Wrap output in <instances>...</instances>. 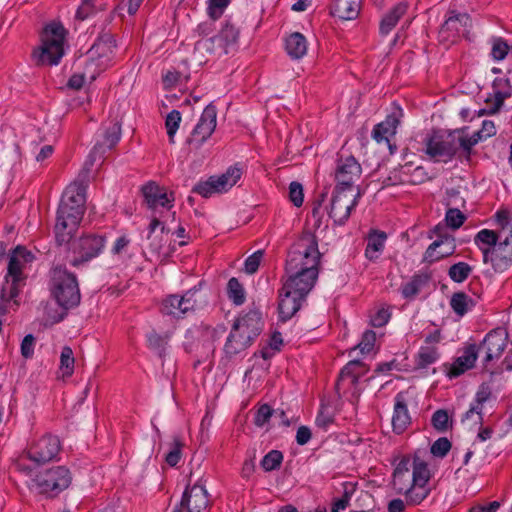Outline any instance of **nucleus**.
Wrapping results in <instances>:
<instances>
[{"instance_id":"f257e3e1","label":"nucleus","mask_w":512,"mask_h":512,"mask_svg":"<svg viewBox=\"0 0 512 512\" xmlns=\"http://www.w3.org/2000/svg\"><path fill=\"white\" fill-rule=\"evenodd\" d=\"M321 254L314 234L305 232L290 247L286 259L285 272H318Z\"/></svg>"},{"instance_id":"f03ea898","label":"nucleus","mask_w":512,"mask_h":512,"mask_svg":"<svg viewBox=\"0 0 512 512\" xmlns=\"http://www.w3.org/2000/svg\"><path fill=\"white\" fill-rule=\"evenodd\" d=\"M67 31L59 22L45 26L41 35V46L33 52L37 65H57L64 55V42Z\"/></svg>"},{"instance_id":"7ed1b4c3","label":"nucleus","mask_w":512,"mask_h":512,"mask_svg":"<svg viewBox=\"0 0 512 512\" xmlns=\"http://www.w3.org/2000/svg\"><path fill=\"white\" fill-rule=\"evenodd\" d=\"M51 292L57 304L64 309H71L80 304L81 294L75 274L66 268L53 270Z\"/></svg>"},{"instance_id":"20e7f679","label":"nucleus","mask_w":512,"mask_h":512,"mask_svg":"<svg viewBox=\"0 0 512 512\" xmlns=\"http://www.w3.org/2000/svg\"><path fill=\"white\" fill-rule=\"evenodd\" d=\"M33 482L39 494L54 498L70 486L72 475L65 466H55L39 472Z\"/></svg>"},{"instance_id":"39448f33","label":"nucleus","mask_w":512,"mask_h":512,"mask_svg":"<svg viewBox=\"0 0 512 512\" xmlns=\"http://www.w3.org/2000/svg\"><path fill=\"white\" fill-rule=\"evenodd\" d=\"M116 41L111 33H103L87 52L85 61L89 64L88 75L93 78L99 75L112 62Z\"/></svg>"},{"instance_id":"423d86ee","label":"nucleus","mask_w":512,"mask_h":512,"mask_svg":"<svg viewBox=\"0 0 512 512\" xmlns=\"http://www.w3.org/2000/svg\"><path fill=\"white\" fill-rule=\"evenodd\" d=\"M69 243L71 254L69 256V263L73 267H78L103 252L106 245V238L102 235L87 234Z\"/></svg>"},{"instance_id":"0eeeda50","label":"nucleus","mask_w":512,"mask_h":512,"mask_svg":"<svg viewBox=\"0 0 512 512\" xmlns=\"http://www.w3.org/2000/svg\"><path fill=\"white\" fill-rule=\"evenodd\" d=\"M84 212L85 208H75V206L66 203L59 205L56 224L54 227L55 239L59 245L68 244L70 240H72V237L77 231L82 220Z\"/></svg>"},{"instance_id":"6e6552de","label":"nucleus","mask_w":512,"mask_h":512,"mask_svg":"<svg viewBox=\"0 0 512 512\" xmlns=\"http://www.w3.org/2000/svg\"><path fill=\"white\" fill-rule=\"evenodd\" d=\"M242 175V170L233 166L220 176H210L206 181L198 182L192 189L193 193L208 198L216 193H223L233 187Z\"/></svg>"},{"instance_id":"1a4fd4ad","label":"nucleus","mask_w":512,"mask_h":512,"mask_svg":"<svg viewBox=\"0 0 512 512\" xmlns=\"http://www.w3.org/2000/svg\"><path fill=\"white\" fill-rule=\"evenodd\" d=\"M102 140H98L87 159L84 162L85 173L87 170H92L93 166L97 161H103L107 151L111 150L116 146L121 137V126L118 122H112L107 126L101 135Z\"/></svg>"},{"instance_id":"9d476101","label":"nucleus","mask_w":512,"mask_h":512,"mask_svg":"<svg viewBox=\"0 0 512 512\" xmlns=\"http://www.w3.org/2000/svg\"><path fill=\"white\" fill-rule=\"evenodd\" d=\"M425 153L435 162L447 163L455 156V145L451 133L434 132L424 140Z\"/></svg>"},{"instance_id":"9b49d317","label":"nucleus","mask_w":512,"mask_h":512,"mask_svg":"<svg viewBox=\"0 0 512 512\" xmlns=\"http://www.w3.org/2000/svg\"><path fill=\"white\" fill-rule=\"evenodd\" d=\"M413 479V483L402 494L406 496L408 505H419L430 493V489L427 487L430 471L424 460H416Z\"/></svg>"},{"instance_id":"f8f14e48","label":"nucleus","mask_w":512,"mask_h":512,"mask_svg":"<svg viewBox=\"0 0 512 512\" xmlns=\"http://www.w3.org/2000/svg\"><path fill=\"white\" fill-rule=\"evenodd\" d=\"M61 449L57 436L46 434L34 441L27 449V458L36 465H43L54 460Z\"/></svg>"},{"instance_id":"ddd939ff","label":"nucleus","mask_w":512,"mask_h":512,"mask_svg":"<svg viewBox=\"0 0 512 512\" xmlns=\"http://www.w3.org/2000/svg\"><path fill=\"white\" fill-rule=\"evenodd\" d=\"M362 174V167L354 156L339 157L337 160L334 179V189L351 191Z\"/></svg>"},{"instance_id":"4468645a","label":"nucleus","mask_w":512,"mask_h":512,"mask_svg":"<svg viewBox=\"0 0 512 512\" xmlns=\"http://www.w3.org/2000/svg\"><path fill=\"white\" fill-rule=\"evenodd\" d=\"M348 191L334 189L331 199L329 216L337 225H343L349 219L351 211L357 206L361 191L357 188L355 195H348Z\"/></svg>"},{"instance_id":"2eb2a0df","label":"nucleus","mask_w":512,"mask_h":512,"mask_svg":"<svg viewBox=\"0 0 512 512\" xmlns=\"http://www.w3.org/2000/svg\"><path fill=\"white\" fill-rule=\"evenodd\" d=\"M508 333L504 328H495L488 332L482 342L477 345L479 352L484 351L483 366L487 368L488 364L498 359L504 353L507 347Z\"/></svg>"},{"instance_id":"dca6fc26","label":"nucleus","mask_w":512,"mask_h":512,"mask_svg":"<svg viewBox=\"0 0 512 512\" xmlns=\"http://www.w3.org/2000/svg\"><path fill=\"white\" fill-rule=\"evenodd\" d=\"M484 263H491L496 272L507 270L512 264V226L511 234L500 240L496 247L484 250Z\"/></svg>"},{"instance_id":"f3484780","label":"nucleus","mask_w":512,"mask_h":512,"mask_svg":"<svg viewBox=\"0 0 512 512\" xmlns=\"http://www.w3.org/2000/svg\"><path fill=\"white\" fill-rule=\"evenodd\" d=\"M217 111L213 105H208L201 114V117L188 139L189 144L201 146L214 132L216 128Z\"/></svg>"},{"instance_id":"a211bd4d","label":"nucleus","mask_w":512,"mask_h":512,"mask_svg":"<svg viewBox=\"0 0 512 512\" xmlns=\"http://www.w3.org/2000/svg\"><path fill=\"white\" fill-rule=\"evenodd\" d=\"M85 166L83 165L75 181L66 187L62 194L60 204H69L72 206L85 208L86 188L89 182L91 170H87L85 176Z\"/></svg>"},{"instance_id":"6ab92c4d","label":"nucleus","mask_w":512,"mask_h":512,"mask_svg":"<svg viewBox=\"0 0 512 512\" xmlns=\"http://www.w3.org/2000/svg\"><path fill=\"white\" fill-rule=\"evenodd\" d=\"M195 292L189 290L182 296L169 295L163 301L161 305V312L164 315L173 317H181L189 311H192L197 306V300L194 298Z\"/></svg>"},{"instance_id":"aec40b11","label":"nucleus","mask_w":512,"mask_h":512,"mask_svg":"<svg viewBox=\"0 0 512 512\" xmlns=\"http://www.w3.org/2000/svg\"><path fill=\"white\" fill-rule=\"evenodd\" d=\"M470 17L466 13H456V11H449L448 16L442 24L438 39L439 42L449 45L456 41L462 27L468 26Z\"/></svg>"},{"instance_id":"412c9836","label":"nucleus","mask_w":512,"mask_h":512,"mask_svg":"<svg viewBox=\"0 0 512 512\" xmlns=\"http://www.w3.org/2000/svg\"><path fill=\"white\" fill-rule=\"evenodd\" d=\"M286 275L287 279L284 281L283 287L293 291V293H296L303 298H306V296L314 287L319 273L311 272L309 270L308 272H304L299 269V271L296 273L286 272Z\"/></svg>"},{"instance_id":"4be33fe9","label":"nucleus","mask_w":512,"mask_h":512,"mask_svg":"<svg viewBox=\"0 0 512 512\" xmlns=\"http://www.w3.org/2000/svg\"><path fill=\"white\" fill-rule=\"evenodd\" d=\"M141 192L147 207L157 210L158 207L170 209L173 207V193L168 194L165 188L160 187L153 181L148 182L141 188Z\"/></svg>"},{"instance_id":"5701e85b","label":"nucleus","mask_w":512,"mask_h":512,"mask_svg":"<svg viewBox=\"0 0 512 512\" xmlns=\"http://www.w3.org/2000/svg\"><path fill=\"white\" fill-rule=\"evenodd\" d=\"M33 258V254L25 247L17 246L9 254V263L5 277L24 284L25 277L23 275V269L26 264L32 262Z\"/></svg>"},{"instance_id":"b1692460","label":"nucleus","mask_w":512,"mask_h":512,"mask_svg":"<svg viewBox=\"0 0 512 512\" xmlns=\"http://www.w3.org/2000/svg\"><path fill=\"white\" fill-rule=\"evenodd\" d=\"M255 340L253 336L234 322L224 345V353L228 358H232L250 347Z\"/></svg>"},{"instance_id":"393cba45","label":"nucleus","mask_w":512,"mask_h":512,"mask_svg":"<svg viewBox=\"0 0 512 512\" xmlns=\"http://www.w3.org/2000/svg\"><path fill=\"white\" fill-rule=\"evenodd\" d=\"M402 116V109L400 107H395L394 110L387 115L384 121L375 125L372 131L373 139L378 143H388L389 148L392 149L390 139L395 136Z\"/></svg>"},{"instance_id":"a878e982","label":"nucleus","mask_w":512,"mask_h":512,"mask_svg":"<svg viewBox=\"0 0 512 512\" xmlns=\"http://www.w3.org/2000/svg\"><path fill=\"white\" fill-rule=\"evenodd\" d=\"M180 506L186 508L188 512H204L209 506L208 493L205 487L200 484L187 486Z\"/></svg>"},{"instance_id":"bb28decb","label":"nucleus","mask_w":512,"mask_h":512,"mask_svg":"<svg viewBox=\"0 0 512 512\" xmlns=\"http://www.w3.org/2000/svg\"><path fill=\"white\" fill-rule=\"evenodd\" d=\"M239 29L230 22H226L217 35L205 41L215 45V48L220 49L224 54H228L237 49L239 40Z\"/></svg>"},{"instance_id":"cd10ccee","label":"nucleus","mask_w":512,"mask_h":512,"mask_svg":"<svg viewBox=\"0 0 512 512\" xmlns=\"http://www.w3.org/2000/svg\"><path fill=\"white\" fill-rule=\"evenodd\" d=\"M464 199L460 197L459 191L456 189H450L447 191L446 206L448 207L445 215V221L447 226L452 229L460 228L466 220L465 214H463L459 206H464Z\"/></svg>"},{"instance_id":"c85d7f7f","label":"nucleus","mask_w":512,"mask_h":512,"mask_svg":"<svg viewBox=\"0 0 512 512\" xmlns=\"http://www.w3.org/2000/svg\"><path fill=\"white\" fill-rule=\"evenodd\" d=\"M479 349L476 344H470L464 348L463 354L457 357L452 364L447 367L446 374L452 379L459 377L467 370L474 367L477 360Z\"/></svg>"},{"instance_id":"c756f323","label":"nucleus","mask_w":512,"mask_h":512,"mask_svg":"<svg viewBox=\"0 0 512 512\" xmlns=\"http://www.w3.org/2000/svg\"><path fill=\"white\" fill-rule=\"evenodd\" d=\"M492 90V94L486 99L490 114L498 112L503 106L505 99L509 98L512 94V87L507 78H496L493 81Z\"/></svg>"},{"instance_id":"7c9ffc66","label":"nucleus","mask_w":512,"mask_h":512,"mask_svg":"<svg viewBox=\"0 0 512 512\" xmlns=\"http://www.w3.org/2000/svg\"><path fill=\"white\" fill-rule=\"evenodd\" d=\"M279 304L278 311L281 321H287L294 316V314L300 309L302 302L305 300L302 296L293 293L289 289H285L282 286L279 292Z\"/></svg>"},{"instance_id":"2f4dec72","label":"nucleus","mask_w":512,"mask_h":512,"mask_svg":"<svg viewBox=\"0 0 512 512\" xmlns=\"http://www.w3.org/2000/svg\"><path fill=\"white\" fill-rule=\"evenodd\" d=\"M455 249L456 243L454 237L449 235L442 236L428 246L424 254V260L429 263L438 261L452 255Z\"/></svg>"},{"instance_id":"473e14b6","label":"nucleus","mask_w":512,"mask_h":512,"mask_svg":"<svg viewBox=\"0 0 512 512\" xmlns=\"http://www.w3.org/2000/svg\"><path fill=\"white\" fill-rule=\"evenodd\" d=\"M23 284L12 279L4 278L0 287V315L5 314L8 309L18 306L17 296Z\"/></svg>"},{"instance_id":"72a5a7b5","label":"nucleus","mask_w":512,"mask_h":512,"mask_svg":"<svg viewBox=\"0 0 512 512\" xmlns=\"http://www.w3.org/2000/svg\"><path fill=\"white\" fill-rule=\"evenodd\" d=\"M411 423V417L404 396L399 393L395 397L394 412L392 417L393 431L403 433Z\"/></svg>"},{"instance_id":"f704fd0d","label":"nucleus","mask_w":512,"mask_h":512,"mask_svg":"<svg viewBox=\"0 0 512 512\" xmlns=\"http://www.w3.org/2000/svg\"><path fill=\"white\" fill-rule=\"evenodd\" d=\"M234 322L255 339L263 329L262 314L258 309H250L248 312L241 314Z\"/></svg>"},{"instance_id":"c9c22d12","label":"nucleus","mask_w":512,"mask_h":512,"mask_svg":"<svg viewBox=\"0 0 512 512\" xmlns=\"http://www.w3.org/2000/svg\"><path fill=\"white\" fill-rule=\"evenodd\" d=\"M360 0H333L330 13L341 20H354L360 12Z\"/></svg>"},{"instance_id":"e433bc0d","label":"nucleus","mask_w":512,"mask_h":512,"mask_svg":"<svg viewBox=\"0 0 512 512\" xmlns=\"http://www.w3.org/2000/svg\"><path fill=\"white\" fill-rule=\"evenodd\" d=\"M408 4L400 2L396 4L387 14H385L380 22L379 32L382 36L388 35L399 20L406 14Z\"/></svg>"},{"instance_id":"4c0bfd02","label":"nucleus","mask_w":512,"mask_h":512,"mask_svg":"<svg viewBox=\"0 0 512 512\" xmlns=\"http://www.w3.org/2000/svg\"><path fill=\"white\" fill-rule=\"evenodd\" d=\"M489 396L490 391L488 387L482 385L481 388L477 391L474 402L471 403L469 410L466 411V413L463 415L462 421L472 419L474 416H476L475 423L481 424L483 421V404L488 400Z\"/></svg>"},{"instance_id":"58836bf2","label":"nucleus","mask_w":512,"mask_h":512,"mask_svg":"<svg viewBox=\"0 0 512 512\" xmlns=\"http://www.w3.org/2000/svg\"><path fill=\"white\" fill-rule=\"evenodd\" d=\"M387 235L383 231L372 230L367 239V245L365 249V256L371 261L378 259L379 254L382 252L385 246Z\"/></svg>"},{"instance_id":"ea45409f","label":"nucleus","mask_w":512,"mask_h":512,"mask_svg":"<svg viewBox=\"0 0 512 512\" xmlns=\"http://www.w3.org/2000/svg\"><path fill=\"white\" fill-rule=\"evenodd\" d=\"M285 49L292 59H301L307 53V41L299 32L290 34L285 41Z\"/></svg>"},{"instance_id":"a19ab883","label":"nucleus","mask_w":512,"mask_h":512,"mask_svg":"<svg viewBox=\"0 0 512 512\" xmlns=\"http://www.w3.org/2000/svg\"><path fill=\"white\" fill-rule=\"evenodd\" d=\"M359 367V360L349 361L342 369L336 382V390L340 391L346 387H356L358 378L355 375V369Z\"/></svg>"},{"instance_id":"79ce46f5","label":"nucleus","mask_w":512,"mask_h":512,"mask_svg":"<svg viewBox=\"0 0 512 512\" xmlns=\"http://www.w3.org/2000/svg\"><path fill=\"white\" fill-rule=\"evenodd\" d=\"M475 306L474 300L465 292H455L450 299V307L456 315L463 317Z\"/></svg>"},{"instance_id":"37998d69","label":"nucleus","mask_w":512,"mask_h":512,"mask_svg":"<svg viewBox=\"0 0 512 512\" xmlns=\"http://www.w3.org/2000/svg\"><path fill=\"white\" fill-rule=\"evenodd\" d=\"M158 227H160V233L163 234L165 231L164 224L160 222V220L157 217H153L148 227L149 233L147 239L150 241L149 247L151 251L154 253H160L161 249L164 246L163 238L158 237V235H154Z\"/></svg>"},{"instance_id":"c03bdc74","label":"nucleus","mask_w":512,"mask_h":512,"mask_svg":"<svg viewBox=\"0 0 512 512\" xmlns=\"http://www.w3.org/2000/svg\"><path fill=\"white\" fill-rule=\"evenodd\" d=\"M499 239L500 237L497 232L490 229H482L475 235L474 243L484 254V250L487 249V247H496L499 243Z\"/></svg>"},{"instance_id":"a18cd8bd","label":"nucleus","mask_w":512,"mask_h":512,"mask_svg":"<svg viewBox=\"0 0 512 512\" xmlns=\"http://www.w3.org/2000/svg\"><path fill=\"white\" fill-rule=\"evenodd\" d=\"M227 295L228 298L237 306L242 305L245 302V291L237 278L232 277L229 279L227 284Z\"/></svg>"},{"instance_id":"49530a36","label":"nucleus","mask_w":512,"mask_h":512,"mask_svg":"<svg viewBox=\"0 0 512 512\" xmlns=\"http://www.w3.org/2000/svg\"><path fill=\"white\" fill-rule=\"evenodd\" d=\"M472 273V267L466 262H458L450 266L448 276L455 283L464 282Z\"/></svg>"},{"instance_id":"de8ad7c7","label":"nucleus","mask_w":512,"mask_h":512,"mask_svg":"<svg viewBox=\"0 0 512 512\" xmlns=\"http://www.w3.org/2000/svg\"><path fill=\"white\" fill-rule=\"evenodd\" d=\"M102 6V0H83L76 11V18L83 21L97 11L102 10Z\"/></svg>"},{"instance_id":"09e8293b","label":"nucleus","mask_w":512,"mask_h":512,"mask_svg":"<svg viewBox=\"0 0 512 512\" xmlns=\"http://www.w3.org/2000/svg\"><path fill=\"white\" fill-rule=\"evenodd\" d=\"M75 359L73 351L69 346H64L60 355L59 369L63 377H70L74 372Z\"/></svg>"},{"instance_id":"8fccbe9b","label":"nucleus","mask_w":512,"mask_h":512,"mask_svg":"<svg viewBox=\"0 0 512 512\" xmlns=\"http://www.w3.org/2000/svg\"><path fill=\"white\" fill-rule=\"evenodd\" d=\"M453 135V143L455 145V154L461 148L464 153V158L469 161L472 153V148L475 146L471 139L467 135L463 134V131H455L451 133Z\"/></svg>"},{"instance_id":"3c124183","label":"nucleus","mask_w":512,"mask_h":512,"mask_svg":"<svg viewBox=\"0 0 512 512\" xmlns=\"http://www.w3.org/2000/svg\"><path fill=\"white\" fill-rule=\"evenodd\" d=\"M439 358V353L436 347L433 346H423L420 348L418 352L417 364L421 368H425Z\"/></svg>"},{"instance_id":"603ef678","label":"nucleus","mask_w":512,"mask_h":512,"mask_svg":"<svg viewBox=\"0 0 512 512\" xmlns=\"http://www.w3.org/2000/svg\"><path fill=\"white\" fill-rule=\"evenodd\" d=\"M89 70V64L84 60V70L82 73H76L73 74L70 79L68 80L67 86L74 90H79L83 87L86 80H89L90 82H93L98 75H95L93 78H91L88 75Z\"/></svg>"},{"instance_id":"864d4df0","label":"nucleus","mask_w":512,"mask_h":512,"mask_svg":"<svg viewBox=\"0 0 512 512\" xmlns=\"http://www.w3.org/2000/svg\"><path fill=\"white\" fill-rule=\"evenodd\" d=\"M283 461V454L278 450H271L261 461V466L265 471L277 469Z\"/></svg>"},{"instance_id":"5fc2aeb1","label":"nucleus","mask_w":512,"mask_h":512,"mask_svg":"<svg viewBox=\"0 0 512 512\" xmlns=\"http://www.w3.org/2000/svg\"><path fill=\"white\" fill-rule=\"evenodd\" d=\"M181 122V114L178 110H172L166 117L165 126L169 137V142L174 143V136Z\"/></svg>"},{"instance_id":"6e6d98bb","label":"nucleus","mask_w":512,"mask_h":512,"mask_svg":"<svg viewBox=\"0 0 512 512\" xmlns=\"http://www.w3.org/2000/svg\"><path fill=\"white\" fill-rule=\"evenodd\" d=\"M376 341V333L372 330H366L363 335L361 341L358 343L353 350L359 349L362 354L370 353Z\"/></svg>"},{"instance_id":"4d7b16f0","label":"nucleus","mask_w":512,"mask_h":512,"mask_svg":"<svg viewBox=\"0 0 512 512\" xmlns=\"http://www.w3.org/2000/svg\"><path fill=\"white\" fill-rule=\"evenodd\" d=\"M431 423L437 431H446L449 428V415L447 411L443 409L435 411L432 415Z\"/></svg>"},{"instance_id":"13d9d810","label":"nucleus","mask_w":512,"mask_h":512,"mask_svg":"<svg viewBox=\"0 0 512 512\" xmlns=\"http://www.w3.org/2000/svg\"><path fill=\"white\" fill-rule=\"evenodd\" d=\"M148 345L156 351L160 357L164 355L167 339L156 332H151L147 336Z\"/></svg>"},{"instance_id":"bf43d9fd","label":"nucleus","mask_w":512,"mask_h":512,"mask_svg":"<svg viewBox=\"0 0 512 512\" xmlns=\"http://www.w3.org/2000/svg\"><path fill=\"white\" fill-rule=\"evenodd\" d=\"M451 442L446 437L437 439L430 448V452L433 456L443 458L451 449Z\"/></svg>"},{"instance_id":"052dcab7","label":"nucleus","mask_w":512,"mask_h":512,"mask_svg":"<svg viewBox=\"0 0 512 512\" xmlns=\"http://www.w3.org/2000/svg\"><path fill=\"white\" fill-rule=\"evenodd\" d=\"M510 50L509 45L502 38H497L494 40L491 50V55L494 60L501 61L503 60Z\"/></svg>"},{"instance_id":"680f3d73","label":"nucleus","mask_w":512,"mask_h":512,"mask_svg":"<svg viewBox=\"0 0 512 512\" xmlns=\"http://www.w3.org/2000/svg\"><path fill=\"white\" fill-rule=\"evenodd\" d=\"M391 317V313L387 308H379L370 316V324L373 327L380 328L385 326Z\"/></svg>"},{"instance_id":"e2e57ef3","label":"nucleus","mask_w":512,"mask_h":512,"mask_svg":"<svg viewBox=\"0 0 512 512\" xmlns=\"http://www.w3.org/2000/svg\"><path fill=\"white\" fill-rule=\"evenodd\" d=\"M412 474H393V484L398 494H402L413 483Z\"/></svg>"},{"instance_id":"0e129e2a","label":"nucleus","mask_w":512,"mask_h":512,"mask_svg":"<svg viewBox=\"0 0 512 512\" xmlns=\"http://www.w3.org/2000/svg\"><path fill=\"white\" fill-rule=\"evenodd\" d=\"M183 447V443L180 438L175 437L173 440V449L166 455V462L171 467L176 466L181 459V448Z\"/></svg>"},{"instance_id":"69168bd1","label":"nucleus","mask_w":512,"mask_h":512,"mask_svg":"<svg viewBox=\"0 0 512 512\" xmlns=\"http://www.w3.org/2000/svg\"><path fill=\"white\" fill-rule=\"evenodd\" d=\"M416 460L422 459L418 456H415L412 460L407 456L402 457L399 463L397 464L393 474H412V472H414Z\"/></svg>"},{"instance_id":"338daca9","label":"nucleus","mask_w":512,"mask_h":512,"mask_svg":"<svg viewBox=\"0 0 512 512\" xmlns=\"http://www.w3.org/2000/svg\"><path fill=\"white\" fill-rule=\"evenodd\" d=\"M289 198L291 202L300 207L304 201L303 187L298 182H291L289 186Z\"/></svg>"},{"instance_id":"774afa93","label":"nucleus","mask_w":512,"mask_h":512,"mask_svg":"<svg viewBox=\"0 0 512 512\" xmlns=\"http://www.w3.org/2000/svg\"><path fill=\"white\" fill-rule=\"evenodd\" d=\"M230 0H209L208 14L213 19H218L223 14Z\"/></svg>"}]
</instances>
